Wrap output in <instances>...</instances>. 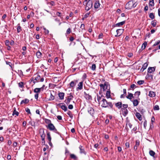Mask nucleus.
<instances>
[{
	"label": "nucleus",
	"mask_w": 160,
	"mask_h": 160,
	"mask_svg": "<svg viewBox=\"0 0 160 160\" xmlns=\"http://www.w3.org/2000/svg\"><path fill=\"white\" fill-rule=\"evenodd\" d=\"M100 104L102 107L105 108L110 107L111 108H112L113 106V104L112 102H108V101L104 98H103Z\"/></svg>",
	"instance_id": "obj_1"
},
{
	"label": "nucleus",
	"mask_w": 160,
	"mask_h": 160,
	"mask_svg": "<svg viewBox=\"0 0 160 160\" xmlns=\"http://www.w3.org/2000/svg\"><path fill=\"white\" fill-rule=\"evenodd\" d=\"M101 88V90H110V87L108 82H105L103 84H100L99 85Z\"/></svg>",
	"instance_id": "obj_2"
},
{
	"label": "nucleus",
	"mask_w": 160,
	"mask_h": 160,
	"mask_svg": "<svg viewBox=\"0 0 160 160\" xmlns=\"http://www.w3.org/2000/svg\"><path fill=\"white\" fill-rule=\"evenodd\" d=\"M47 128L50 131H53L57 133H58L57 129L56 128L53 124L52 123L48 124L47 126Z\"/></svg>",
	"instance_id": "obj_3"
},
{
	"label": "nucleus",
	"mask_w": 160,
	"mask_h": 160,
	"mask_svg": "<svg viewBox=\"0 0 160 160\" xmlns=\"http://www.w3.org/2000/svg\"><path fill=\"white\" fill-rule=\"evenodd\" d=\"M92 7V2L91 0H88L86 3L85 10L87 11L89 10Z\"/></svg>",
	"instance_id": "obj_4"
},
{
	"label": "nucleus",
	"mask_w": 160,
	"mask_h": 160,
	"mask_svg": "<svg viewBox=\"0 0 160 160\" xmlns=\"http://www.w3.org/2000/svg\"><path fill=\"white\" fill-rule=\"evenodd\" d=\"M40 76L38 74H37L35 75L32 78V81L33 82V83H35L36 82H40Z\"/></svg>",
	"instance_id": "obj_5"
},
{
	"label": "nucleus",
	"mask_w": 160,
	"mask_h": 160,
	"mask_svg": "<svg viewBox=\"0 0 160 160\" xmlns=\"http://www.w3.org/2000/svg\"><path fill=\"white\" fill-rule=\"evenodd\" d=\"M133 0L129 1L126 5L125 8L128 9H131L133 7Z\"/></svg>",
	"instance_id": "obj_6"
},
{
	"label": "nucleus",
	"mask_w": 160,
	"mask_h": 160,
	"mask_svg": "<svg viewBox=\"0 0 160 160\" xmlns=\"http://www.w3.org/2000/svg\"><path fill=\"white\" fill-rule=\"evenodd\" d=\"M95 1V3H94V7L95 9V10L97 11L98 9L100 7V4L99 2V0H94Z\"/></svg>",
	"instance_id": "obj_7"
},
{
	"label": "nucleus",
	"mask_w": 160,
	"mask_h": 160,
	"mask_svg": "<svg viewBox=\"0 0 160 160\" xmlns=\"http://www.w3.org/2000/svg\"><path fill=\"white\" fill-rule=\"evenodd\" d=\"M78 82V80H74L72 81L69 83V85L71 88L72 89H74V87H75L76 84Z\"/></svg>",
	"instance_id": "obj_8"
},
{
	"label": "nucleus",
	"mask_w": 160,
	"mask_h": 160,
	"mask_svg": "<svg viewBox=\"0 0 160 160\" xmlns=\"http://www.w3.org/2000/svg\"><path fill=\"white\" fill-rule=\"evenodd\" d=\"M124 29H118L116 30L117 34L115 35V37H119L123 33Z\"/></svg>",
	"instance_id": "obj_9"
},
{
	"label": "nucleus",
	"mask_w": 160,
	"mask_h": 160,
	"mask_svg": "<svg viewBox=\"0 0 160 160\" xmlns=\"http://www.w3.org/2000/svg\"><path fill=\"white\" fill-rule=\"evenodd\" d=\"M58 105L64 111H66L67 110V107L65 106L64 103H59L58 104Z\"/></svg>",
	"instance_id": "obj_10"
},
{
	"label": "nucleus",
	"mask_w": 160,
	"mask_h": 160,
	"mask_svg": "<svg viewBox=\"0 0 160 160\" xmlns=\"http://www.w3.org/2000/svg\"><path fill=\"white\" fill-rule=\"evenodd\" d=\"M156 67H149L148 69L147 72L149 73H152L155 71Z\"/></svg>",
	"instance_id": "obj_11"
},
{
	"label": "nucleus",
	"mask_w": 160,
	"mask_h": 160,
	"mask_svg": "<svg viewBox=\"0 0 160 160\" xmlns=\"http://www.w3.org/2000/svg\"><path fill=\"white\" fill-rule=\"evenodd\" d=\"M88 112L90 114L93 116L94 112V109L92 107H89L88 108Z\"/></svg>",
	"instance_id": "obj_12"
},
{
	"label": "nucleus",
	"mask_w": 160,
	"mask_h": 160,
	"mask_svg": "<svg viewBox=\"0 0 160 160\" xmlns=\"http://www.w3.org/2000/svg\"><path fill=\"white\" fill-rule=\"evenodd\" d=\"M79 148L80 150V152L81 153H83L85 155H86V152L84 151V148H83V147L80 145L79 147Z\"/></svg>",
	"instance_id": "obj_13"
},
{
	"label": "nucleus",
	"mask_w": 160,
	"mask_h": 160,
	"mask_svg": "<svg viewBox=\"0 0 160 160\" xmlns=\"http://www.w3.org/2000/svg\"><path fill=\"white\" fill-rule=\"evenodd\" d=\"M122 102H120L115 103L116 107L118 108L119 109L122 108Z\"/></svg>",
	"instance_id": "obj_14"
},
{
	"label": "nucleus",
	"mask_w": 160,
	"mask_h": 160,
	"mask_svg": "<svg viewBox=\"0 0 160 160\" xmlns=\"http://www.w3.org/2000/svg\"><path fill=\"white\" fill-rule=\"evenodd\" d=\"M125 21H124L122 22H118V23H116L115 24V27H119L120 26H122L124 24H125Z\"/></svg>",
	"instance_id": "obj_15"
},
{
	"label": "nucleus",
	"mask_w": 160,
	"mask_h": 160,
	"mask_svg": "<svg viewBox=\"0 0 160 160\" xmlns=\"http://www.w3.org/2000/svg\"><path fill=\"white\" fill-rule=\"evenodd\" d=\"M153 75H149V74H147L146 76V78L147 79L153 80Z\"/></svg>",
	"instance_id": "obj_16"
},
{
	"label": "nucleus",
	"mask_w": 160,
	"mask_h": 160,
	"mask_svg": "<svg viewBox=\"0 0 160 160\" xmlns=\"http://www.w3.org/2000/svg\"><path fill=\"white\" fill-rule=\"evenodd\" d=\"M78 87L77 88V89L81 90L83 86V82H80L78 84Z\"/></svg>",
	"instance_id": "obj_17"
},
{
	"label": "nucleus",
	"mask_w": 160,
	"mask_h": 160,
	"mask_svg": "<svg viewBox=\"0 0 160 160\" xmlns=\"http://www.w3.org/2000/svg\"><path fill=\"white\" fill-rule=\"evenodd\" d=\"M139 143H140V142H139V140H137L136 141V144L134 147V149L135 151L137 150L138 147L139 145Z\"/></svg>",
	"instance_id": "obj_18"
},
{
	"label": "nucleus",
	"mask_w": 160,
	"mask_h": 160,
	"mask_svg": "<svg viewBox=\"0 0 160 160\" xmlns=\"http://www.w3.org/2000/svg\"><path fill=\"white\" fill-rule=\"evenodd\" d=\"M136 116L137 118L140 120L141 121L142 120V118L141 115L139 112H137L136 113Z\"/></svg>",
	"instance_id": "obj_19"
},
{
	"label": "nucleus",
	"mask_w": 160,
	"mask_h": 160,
	"mask_svg": "<svg viewBox=\"0 0 160 160\" xmlns=\"http://www.w3.org/2000/svg\"><path fill=\"white\" fill-rule=\"evenodd\" d=\"M47 137L49 141V144H50V142L51 143V137L50 136V132H48L47 133Z\"/></svg>",
	"instance_id": "obj_20"
},
{
	"label": "nucleus",
	"mask_w": 160,
	"mask_h": 160,
	"mask_svg": "<svg viewBox=\"0 0 160 160\" xmlns=\"http://www.w3.org/2000/svg\"><path fill=\"white\" fill-rule=\"evenodd\" d=\"M85 97L87 99H92V97L89 94H87L85 92H84Z\"/></svg>",
	"instance_id": "obj_21"
},
{
	"label": "nucleus",
	"mask_w": 160,
	"mask_h": 160,
	"mask_svg": "<svg viewBox=\"0 0 160 160\" xmlns=\"http://www.w3.org/2000/svg\"><path fill=\"white\" fill-rule=\"evenodd\" d=\"M58 96L60 99H63L64 98V93L63 92H60L58 94Z\"/></svg>",
	"instance_id": "obj_22"
},
{
	"label": "nucleus",
	"mask_w": 160,
	"mask_h": 160,
	"mask_svg": "<svg viewBox=\"0 0 160 160\" xmlns=\"http://www.w3.org/2000/svg\"><path fill=\"white\" fill-rule=\"evenodd\" d=\"M149 95L152 97H154L155 96V93L152 91H150Z\"/></svg>",
	"instance_id": "obj_23"
},
{
	"label": "nucleus",
	"mask_w": 160,
	"mask_h": 160,
	"mask_svg": "<svg viewBox=\"0 0 160 160\" xmlns=\"http://www.w3.org/2000/svg\"><path fill=\"white\" fill-rule=\"evenodd\" d=\"M42 55V53L39 51H38L36 53V55L38 58H40L41 57Z\"/></svg>",
	"instance_id": "obj_24"
},
{
	"label": "nucleus",
	"mask_w": 160,
	"mask_h": 160,
	"mask_svg": "<svg viewBox=\"0 0 160 160\" xmlns=\"http://www.w3.org/2000/svg\"><path fill=\"white\" fill-rule=\"evenodd\" d=\"M139 102L137 99H135L133 101V104L134 106H137Z\"/></svg>",
	"instance_id": "obj_25"
},
{
	"label": "nucleus",
	"mask_w": 160,
	"mask_h": 160,
	"mask_svg": "<svg viewBox=\"0 0 160 160\" xmlns=\"http://www.w3.org/2000/svg\"><path fill=\"white\" fill-rule=\"evenodd\" d=\"M40 91H34V92L36 93L34 95V97L36 99H38V93L40 92Z\"/></svg>",
	"instance_id": "obj_26"
},
{
	"label": "nucleus",
	"mask_w": 160,
	"mask_h": 160,
	"mask_svg": "<svg viewBox=\"0 0 160 160\" xmlns=\"http://www.w3.org/2000/svg\"><path fill=\"white\" fill-rule=\"evenodd\" d=\"M147 45V42L146 41H145L144 42V43L142 44V45L141 47V48L143 50H144L145 48H146Z\"/></svg>",
	"instance_id": "obj_27"
},
{
	"label": "nucleus",
	"mask_w": 160,
	"mask_h": 160,
	"mask_svg": "<svg viewBox=\"0 0 160 160\" xmlns=\"http://www.w3.org/2000/svg\"><path fill=\"white\" fill-rule=\"evenodd\" d=\"M29 101V99H25L24 100H22L21 102V104H22L23 103L27 104L28 103Z\"/></svg>",
	"instance_id": "obj_28"
},
{
	"label": "nucleus",
	"mask_w": 160,
	"mask_h": 160,
	"mask_svg": "<svg viewBox=\"0 0 160 160\" xmlns=\"http://www.w3.org/2000/svg\"><path fill=\"white\" fill-rule=\"evenodd\" d=\"M128 96H126V97L128 99H132V98L133 97V94L131 93H130L129 92H128Z\"/></svg>",
	"instance_id": "obj_29"
},
{
	"label": "nucleus",
	"mask_w": 160,
	"mask_h": 160,
	"mask_svg": "<svg viewBox=\"0 0 160 160\" xmlns=\"http://www.w3.org/2000/svg\"><path fill=\"white\" fill-rule=\"evenodd\" d=\"M151 24L153 27H155L157 25V21L155 20L152 21L151 22Z\"/></svg>",
	"instance_id": "obj_30"
},
{
	"label": "nucleus",
	"mask_w": 160,
	"mask_h": 160,
	"mask_svg": "<svg viewBox=\"0 0 160 160\" xmlns=\"http://www.w3.org/2000/svg\"><path fill=\"white\" fill-rule=\"evenodd\" d=\"M70 157L71 158L74 159L75 160H77V157L74 154H70Z\"/></svg>",
	"instance_id": "obj_31"
},
{
	"label": "nucleus",
	"mask_w": 160,
	"mask_h": 160,
	"mask_svg": "<svg viewBox=\"0 0 160 160\" xmlns=\"http://www.w3.org/2000/svg\"><path fill=\"white\" fill-rule=\"evenodd\" d=\"M18 86L19 88H23L24 87V83L23 82H21L18 83Z\"/></svg>",
	"instance_id": "obj_32"
},
{
	"label": "nucleus",
	"mask_w": 160,
	"mask_h": 160,
	"mask_svg": "<svg viewBox=\"0 0 160 160\" xmlns=\"http://www.w3.org/2000/svg\"><path fill=\"white\" fill-rule=\"evenodd\" d=\"M14 110L13 111L12 115L14 116L15 115H16L17 116H18L19 115V112L17 111L16 110V109L15 108H14Z\"/></svg>",
	"instance_id": "obj_33"
},
{
	"label": "nucleus",
	"mask_w": 160,
	"mask_h": 160,
	"mask_svg": "<svg viewBox=\"0 0 160 160\" xmlns=\"http://www.w3.org/2000/svg\"><path fill=\"white\" fill-rule=\"evenodd\" d=\"M149 5V6H154V0H150Z\"/></svg>",
	"instance_id": "obj_34"
},
{
	"label": "nucleus",
	"mask_w": 160,
	"mask_h": 160,
	"mask_svg": "<svg viewBox=\"0 0 160 160\" xmlns=\"http://www.w3.org/2000/svg\"><path fill=\"white\" fill-rule=\"evenodd\" d=\"M56 85L52 84V83H50L49 85V87L50 89H53L54 88L56 87Z\"/></svg>",
	"instance_id": "obj_35"
},
{
	"label": "nucleus",
	"mask_w": 160,
	"mask_h": 160,
	"mask_svg": "<svg viewBox=\"0 0 160 160\" xmlns=\"http://www.w3.org/2000/svg\"><path fill=\"white\" fill-rule=\"evenodd\" d=\"M128 111L127 109H124L122 111V114L125 116H126L128 113Z\"/></svg>",
	"instance_id": "obj_36"
},
{
	"label": "nucleus",
	"mask_w": 160,
	"mask_h": 160,
	"mask_svg": "<svg viewBox=\"0 0 160 160\" xmlns=\"http://www.w3.org/2000/svg\"><path fill=\"white\" fill-rule=\"evenodd\" d=\"M17 30L18 33H19L22 30L21 27L20 26V23H18V27L17 28Z\"/></svg>",
	"instance_id": "obj_37"
},
{
	"label": "nucleus",
	"mask_w": 160,
	"mask_h": 160,
	"mask_svg": "<svg viewBox=\"0 0 160 160\" xmlns=\"http://www.w3.org/2000/svg\"><path fill=\"white\" fill-rule=\"evenodd\" d=\"M149 17L152 20L154 19L155 17L154 13H150L149 14Z\"/></svg>",
	"instance_id": "obj_38"
},
{
	"label": "nucleus",
	"mask_w": 160,
	"mask_h": 160,
	"mask_svg": "<svg viewBox=\"0 0 160 160\" xmlns=\"http://www.w3.org/2000/svg\"><path fill=\"white\" fill-rule=\"evenodd\" d=\"M110 91H107L106 93V97L108 98H110L111 97Z\"/></svg>",
	"instance_id": "obj_39"
},
{
	"label": "nucleus",
	"mask_w": 160,
	"mask_h": 160,
	"mask_svg": "<svg viewBox=\"0 0 160 160\" xmlns=\"http://www.w3.org/2000/svg\"><path fill=\"white\" fill-rule=\"evenodd\" d=\"M103 98H102L100 96H98V95H97V100L99 104H100L101 101H102Z\"/></svg>",
	"instance_id": "obj_40"
},
{
	"label": "nucleus",
	"mask_w": 160,
	"mask_h": 160,
	"mask_svg": "<svg viewBox=\"0 0 160 160\" xmlns=\"http://www.w3.org/2000/svg\"><path fill=\"white\" fill-rule=\"evenodd\" d=\"M67 114L71 119L73 117V114L70 111H68L67 112Z\"/></svg>",
	"instance_id": "obj_41"
},
{
	"label": "nucleus",
	"mask_w": 160,
	"mask_h": 160,
	"mask_svg": "<svg viewBox=\"0 0 160 160\" xmlns=\"http://www.w3.org/2000/svg\"><path fill=\"white\" fill-rule=\"evenodd\" d=\"M149 154L150 156L154 157L155 153V152L152 150H150L149 152Z\"/></svg>",
	"instance_id": "obj_42"
},
{
	"label": "nucleus",
	"mask_w": 160,
	"mask_h": 160,
	"mask_svg": "<svg viewBox=\"0 0 160 160\" xmlns=\"http://www.w3.org/2000/svg\"><path fill=\"white\" fill-rule=\"evenodd\" d=\"M124 91L123 94L121 95L120 96L121 98H123L126 96L127 95V93H126V91Z\"/></svg>",
	"instance_id": "obj_43"
},
{
	"label": "nucleus",
	"mask_w": 160,
	"mask_h": 160,
	"mask_svg": "<svg viewBox=\"0 0 160 160\" xmlns=\"http://www.w3.org/2000/svg\"><path fill=\"white\" fill-rule=\"evenodd\" d=\"M140 94V91H137L135 93L134 95L136 98L138 97Z\"/></svg>",
	"instance_id": "obj_44"
},
{
	"label": "nucleus",
	"mask_w": 160,
	"mask_h": 160,
	"mask_svg": "<svg viewBox=\"0 0 160 160\" xmlns=\"http://www.w3.org/2000/svg\"><path fill=\"white\" fill-rule=\"evenodd\" d=\"M128 105L127 104H123L122 105V107L121 108V110L122 111H123V110H124V109H126L128 107Z\"/></svg>",
	"instance_id": "obj_45"
},
{
	"label": "nucleus",
	"mask_w": 160,
	"mask_h": 160,
	"mask_svg": "<svg viewBox=\"0 0 160 160\" xmlns=\"http://www.w3.org/2000/svg\"><path fill=\"white\" fill-rule=\"evenodd\" d=\"M44 121L46 123L48 124H49L50 123H52L51 121L49 119L45 118Z\"/></svg>",
	"instance_id": "obj_46"
},
{
	"label": "nucleus",
	"mask_w": 160,
	"mask_h": 160,
	"mask_svg": "<svg viewBox=\"0 0 160 160\" xmlns=\"http://www.w3.org/2000/svg\"><path fill=\"white\" fill-rule=\"evenodd\" d=\"M71 98H70L69 97H68V98L67 100H66L65 101V102L67 104H68L70 103V102L71 101Z\"/></svg>",
	"instance_id": "obj_47"
},
{
	"label": "nucleus",
	"mask_w": 160,
	"mask_h": 160,
	"mask_svg": "<svg viewBox=\"0 0 160 160\" xmlns=\"http://www.w3.org/2000/svg\"><path fill=\"white\" fill-rule=\"evenodd\" d=\"M148 65V63L147 62H145L143 64L142 68L145 70L147 68Z\"/></svg>",
	"instance_id": "obj_48"
},
{
	"label": "nucleus",
	"mask_w": 160,
	"mask_h": 160,
	"mask_svg": "<svg viewBox=\"0 0 160 160\" xmlns=\"http://www.w3.org/2000/svg\"><path fill=\"white\" fill-rule=\"evenodd\" d=\"M40 135L42 138V141L44 142V140L46 136L45 134H41Z\"/></svg>",
	"instance_id": "obj_49"
},
{
	"label": "nucleus",
	"mask_w": 160,
	"mask_h": 160,
	"mask_svg": "<svg viewBox=\"0 0 160 160\" xmlns=\"http://www.w3.org/2000/svg\"><path fill=\"white\" fill-rule=\"evenodd\" d=\"M96 66L94 64H92L91 67V69L93 71H94L96 70Z\"/></svg>",
	"instance_id": "obj_50"
},
{
	"label": "nucleus",
	"mask_w": 160,
	"mask_h": 160,
	"mask_svg": "<svg viewBox=\"0 0 160 160\" xmlns=\"http://www.w3.org/2000/svg\"><path fill=\"white\" fill-rule=\"evenodd\" d=\"M144 82V81L143 80H140L138 81L137 83L139 85H141Z\"/></svg>",
	"instance_id": "obj_51"
},
{
	"label": "nucleus",
	"mask_w": 160,
	"mask_h": 160,
	"mask_svg": "<svg viewBox=\"0 0 160 160\" xmlns=\"http://www.w3.org/2000/svg\"><path fill=\"white\" fill-rule=\"evenodd\" d=\"M40 133L41 134H45L44 132V129L42 128L40 129Z\"/></svg>",
	"instance_id": "obj_52"
},
{
	"label": "nucleus",
	"mask_w": 160,
	"mask_h": 160,
	"mask_svg": "<svg viewBox=\"0 0 160 160\" xmlns=\"http://www.w3.org/2000/svg\"><path fill=\"white\" fill-rule=\"evenodd\" d=\"M160 43V40H158L157 42H156L153 45V46H156L158 44H159Z\"/></svg>",
	"instance_id": "obj_53"
},
{
	"label": "nucleus",
	"mask_w": 160,
	"mask_h": 160,
	"mask_svg": "<svg viewBox=\"0 0 160 160\" xmlns=\"http://www.w3.org/2000/svg\"><path fill=\"white\" fill-rule=\"evenodd\" d=\"M25 111L28 114H31L30 110L28 108H25Z\"/></svg>",
	"instance_id": "obj_54"
},
{
	"label": "nucleus",
	"mask_w": 160,
	"mask_h": 160,
	"mask_svg": "<svg viewBox=\"0 0 160 160\" xmlns=\"http://www.w3.org/2000/svg\"><path fill=\"white\" fill-rule=\"evenodd\" d=\"M43 29L45 30L44 32L46 34H48L49 32V31L47 29L45 28H44Z\"/></svg>",
	"instance_id": "obj_55"
},
{
	"label": "nucleus",
	"mask_w": 160,
	"mask_h": 160,
	"mask_svg": "<svg viewBox=\"0 0 160 160\" xmlns=\"http://www.w3.org/2000/svg\"><path fill=\"white\" fill-rule=\"evenodd\" d=\"M6 63L7 65H8L11 68H12V63L11 62L6 61Z\"/></svg>",
	"instance_id": "obj_56"
},
{
	"label": "nucleus",
	"mask_w": 160,
	"mask_h": 160,
	"mask_svg": "<svg viewBox=\"0 0 160 160\" xmlns=\"http://www.w3.org/2000/svg\"><path fill=\"white\" fill-rule=\"evenodd\" d=\"M71 32V29L70 28H68L67 30L66 33L68 34L70 33Z\"/></svg>",
	"instance_id": "obj_57"
},
{
	"label": "nucleus",
	"mask_w": 160,
	"mask_h": 160,
	"mask_svg": "<svg viewBox=\"0 0 160 160\" xmlns=\"http://www.w3.org/2000/svg\"><path fill=\"white\" fill-rule=\"evenodd\" d=\"M47 4H49L50 5H51L52 6H53L55 5L54 2L53 1H51L50 2L47 3Z\"/></svg>",
	"instance_id": "obj_58"
},
{
	"label": "nucleus",
	"mask_w": 160,
	"mask_h": 160,
	"mask_svg": "<svg viewBox=\"0 0 160 160\" xmlns=\"http://www.w3.org/2000/svg\"><path fill=\"white\" fill-rule=\"evenodd\" d=\"M154 109L155 110H159V106L158 105H156L154 108Z\"/></svg>",
	"instance_id": "obj_59"
},
{
	"label": "nucleus",
	"mask_w": 160,
	"mask_h": 160,
	"mask_svg": "<svg viewBox=\"0 0 160 160\" xmlns=\"http://www.w3.org/2000/svg\"><path fill=\"white\" fill-rule=\"evenodd\" d=\"M138 110L142 113V114H143V113L145 112V111L143 109L141 108H139V110Z\"/></svg>",
	"instance_id": "obj_60"
},
{
	"label": "nucleus",
	"mask_w": 160,
	"mask_h": 160,
	"mask_svg": "<svg viewBox=\"0 0 160 160\" xmlns=\"http://www.w3.org/2000/svg\"><path fill=\"white\" fill-rule=\"evenodd\" d=\"M54 97L53 95H52V93H51V96L49 99V100H52L54 99Z\"/></svg>",
	"instance_id": "obj_61"
},
{
	"label": "nucleus",
	"mask_w": 160,
	"mask_h": 160,
	"mask_svg": "<svg viewBox=\"0 0 160 160\" xmlns=\"http://www.w3.org/2000/svg\"><path fill=\"white\" fill-rule=\"evenodd\" d=\"M5 43L6 46H9L10 43L9 41L8 40H6L5 41Z\"/></svg>",
	"instance_id": "obj_62"
},
{
	"label": "nucleus",
	"mask_w": 160,
	"mask_h": 160,
	"mask_svg": "<svg viewBox=\"0 0 160 160\" xmlns=\"http://www.w3.org/2000/svg\"><path fill=\"white\" fill-rule=\"evenodd\" d=\"M18 73L20 76H23V72L21 70H18Z\"/></svg>",
	"instance_id": "obj_63"
},
{
	"label": "nucleus",
	"mask_w": 160,
	"mask_h": 160,
	"mask_svg": "<svg viewBox=\"0 0 160 160\" xmlns=\"http://www.w3.org/2000/svg\"><path fill=\"white\" fill-rule=\"evenodd\" d=\"M103 38V34L102 33H101L99 36H98V38L99 39H101Z\"/></svg>",
	"instance_id": "obj_64"
}]
</instances>
